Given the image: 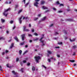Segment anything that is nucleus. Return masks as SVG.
Returning a JSON list of instances; mask_svg holds the SVG:
<instances>
[{
    "mask_svg": "<svg viewBox=\"0 0 77 77\" xmlns=\"http://www.w3.org/2000/svg\"><path fill=\"white\" fill-rule=\"evenodd\" d=\"M46 18V17L45 16V17H44L42 19V21H45V20Z\"/></svg>",
    "mask_w": 77,
    "mask_h": 77,
    "instance_id": "obj_20",
    "label": "nucleus"
},
{
    "mask_svg": "<svg viewBox=\"0 0 77 77\" xmlns=\"http://www.w3.org/2000/svg\"><path fill=\"white\" fill-rule=\"evenodd\" d=\"M29 27H31V24H30V23L29 24Z\"/></svg>",
    "mask_w": 77,
    "mask_h": 77,
    "instance_id": "obj_55",
    "label": "nucleus"
},
{
    "mask_svg": "<svg viewBox=\"0 0 77 77\" xmlns=\"http://www.w3.org/2000/svg\"><path fill=\"white\" fill-rule=\"evenodd\" d=\"M25 47L26 48H27L28 47V45H26L25 46Z\"/></svg>",
    "mask_w": 77,
    "mask_h": 77,
    "instance_id": "obj_57",
    "label": "nucleus"
},
{
    "mask_svg": "<svg viewBox=\"0 0 77 77\" xmlns=\"http://www.w3.org/2000/svg\"><path fill=\"white\" fill-rule=\"evenodd\" d=\"M38 38H34L33 39V41H38Z\"/></svg>",
    "mask_w": 77,
    "mask_h": 77,
    "instance_id": "obj_25",
    "label": "nucleus"
},
{
    "mask_svg": "<svg viewBox=\"0 0 77 77\" xmlns=\"http://www.w3.org/2000/svg\"><path fill=\"white\" fill-rule=\"evenodd\" d=\"M56 3L58 5H60V3H59V1H57L56 2Z\"/></svg>",
    "mask_w": 77,
    "mask_h": 77,
    "instance_id": "obj_29",
    "label": "nucleus"
},
{
    "mask_svg": "<svg viewBox=\"0 0 77 77\" xmlns=\"http://www.w3.org/2000/svg\"><path fill=\"white\" fill-rule=\"evenodd\" d=\"M18 5H15V10H16V9H17V8H18Z\"/></svg>",
    "mask_w": 77,
    "mask_h": 77,
    "instance_id": "obj_18",
    "label": "nucleus"
},
{
    "mask_svg": "<svg viewBox=\"0 0 77 77\" xmlns=\"http://www.w3.org/2000/svg\"><path fill=\"white\" fill-rule=\"evenodd\" d=\"M1 21H2V23H4V22L5 21V20H3L2 19H1Z\"/></svg>",
    "mask_w": 77,
    "mask_h": 77,
    "instance_id": "obj_27",
    "label": "nucleus"
},
{
    "mask_svg": "<svg viewBox=\"0 0 77 77\" xmlns=\"http://www.w3.org/2000/svg\"><path fill=\"white\" fill-rule=\"evenodd\" d=\"M70 62H75V60H70Z\"/></svg>",
    "mask_w": 77,
    "mask_h": 77,
    "instance_id": "obj_31",
    "label": "nucleus"
},
{
    "mask_svg": "<svg viewBox=\"0 0 77 77\" xmlns=\"http://www.w3.org/2000/svg\"><path fill=\"white\" fill-rule=\"evenodd\" d=\"M14 22V21H13V20H11L10 21V23L11 24H12L13 23V22Z\"/></svg>",
    "mask_w": 77,
    "mask_h": 77,
    "instance_id": "obj_48",
    "label": "nucleus"
},
{
    "mask_svg": "<svg viewBox=\"0 0 77 77\" xmlns=\"http://www.w3.org/2000/svg\"><path fill=\"white\" fill-rule=\"evenodd\" d=\"M24 42H23L22 43H21L20 44V45H24Z\"/></svg>",
    "mask_w": 77,
    "mask_h": 77,
    "instance_id": "obj_30",
    "label": "nucleus"
},
{
    "mask_svg": "<svg viewBox=\"0 0 77 77\" xmlns=\"http://www.w3.org/2000/svg\"><path fill=\"white\" fill-rule=\"evenodd\" d=\"M28 36L29 37H32V35L31 34H28Z\"/></svg>",
    "mask_w": 77,
    "mask_h": 77,
    "instance_id": "obj_49",
    "label": "nucleus"
},
{
    "mask_svg": "<svg viewBox=\"0 0 77 77\" xmlns=\"http://www.w3.org/2000/svg\"><path fill=\"white\" fill-rule=\"evenodd\" d=\"M19 54H20V55H21V54L22 53V51H21V50H20L19 51Z\"/></svg>",
    "mask_w": 77,
    "mask_h": 77,
    "instance_id": "obj_19",
    "label": "nucleus"
},
{
    "mask_svg": "<svg viewBox=\"0 0 77 77\" xmlns=\"http://www.w3.org/2000/svg\"><path fill=\"white\" fill-rule=\"evenodd\" d=\"M19 60V58H17L16 59V61L18 62Z\"/></svg>",
    "mask_w": 77,
    "mask_h": 77,
    "instance_id": "obj_33",
    "label": "nucleus"
},
{
    "mask_svg": "<svg viewBox=\"0 0 77 77\" xmlns=\"http://www.w3.org/2000/svg\"><path fill=\"white\" fill-rule=\"evenodd\" d=\"M9 38H10V39L9 40L8 42H11V41H12V37H10Z\"/></svg>",
    "mask_w": 77,
    "mask_h": 77,
    "instance_id": "obj_23",
    "label": "nucleus"
},
{
    "mask_svg": "<svg viewBox=\"0 0 77 77\" xmlns=\"http://www.w3.org/2000/svg\"><path fill=\"white\" fill-rule=\"evenodd\" d=\"M14 47V43H12L10 46V48H12Z\"/></svg>",
    "mask_w": 77,
    "mask_h": 77,
    "instance_id": "obj_21",
    "label": "nucleus"
},
{
    "mask_svg": "<svg viewBox=\"0 0 77 77\" xmlns=\"http://www.w3.org/2000/svg\"><path fill=\"white\" fill-rule=\"evenodd\" d=\"M12 73H13L14 75H16L17 74V72H15L14 70H13L12 72Z\"/></svg>",
    "mask_w": 77,
    "mask_h": 77,
    "instance_id": "obj_12",
    "label": "nucleus"
},
{
    "mask_svg": "<svg viewBox=\"0 0 77 77\" xmlns=\"http://www.w3.org/2000/svg\"><path fill=\"white\" fill-rule=\"evenodd\" d=\"M6 33L7 34H8V33H9V31H7V32H6Z\"/></svg>",
    "mask_w": 77,
    "mask_h": 77,
    "instance_id": "obj_62",
    "label": "nucleus"
},
{
    "mask_svg": "<svg viewBox=\"0 0 77 77\" xmlns=\"http://www.w3.org/2000/svg\"><path fill=\"white\" fill-rule=\"evenodd\" d=\"M42 8L43 9H48V8L47 7H45L44 6H43L42 7Z\"/></svg>",
    "mask_w": 77,
    "mask_h": 77,
    "instance_id": "obj_9",
    "label": "nucleus"
},
{
    "mask_svg": "<svg viewBox=\"0 0 77 77\" xmlns=\"http://www.w3.org/2000/svg\"><path fill=\"white\" fill-rule=\"evenodd\" d=\"M58 13H61V12H63V11H58Z\"/></svg>",
    "mask_w": 77,
    "mask_h": 77,
    "instance_id": "obj_45",
    "label": "nucleus"
},
{
    "mask_svg": "<svg viewBox=\"0 0 77 77\" xmlns=\"http://www.w3.org/2000/svg\"><path fill=\"white\" fill-rule=\"evenodd\" d=\"M23 69H24V68H22L20 69V71H21V72H24V71H23Z\"/></svg>",
    "mask_w": 77,
    "mask_h": 77,
    "instance_id": "obj_28",
    "label": "nucleus"
},
{
    "mask_svg": "<svg viewBox=\"0 0 77 77\" xmlns=\"http://www.w3.org/2000/svg\"><path fill=\"white\" fill-rule=\"evenodd\" d=\"M53 10H54V11H56L57 10L56 8H53Z\"/></svg>",
    "mask_w": 77,
    "mask_h": 77,
    "instance_id": "obj_46",
    "label": "nucleus"
},
{
    "mask_svg": "<svg viewBox=\"0 0 77 77\" xmlns=\"http://www.w3.org/2000/svg\"><path fill=\"white\" fill-rule=\"evenodd\" d=\"M38 17H41V14H38Z\"/></svg>",
    "mask_w": 77,
    "mask_h": 77,
    "instance_id": "obj_61",
    "label": "nucleus"
},
{
    "mask_svg": "<svg viewBox=\"0 0 77 77\" xmlns=\"http://www.w3.org/2000/svg\"><path fill=\"white\" fill-rule=\"evenodd\" d=\"M41 3L42 5H43V4H44V3H45V1H41Z\"/></svg>",
    "mask_w": 77,
    "mask_h": 77,
    "instance_id": "obj_22",
    "label": "nucleus"
},
{
    "mask_svg": "<svg viewBox=\"0 0 77 77\" xmlns=\"http://www.w3.org/2000/svg\"><path fill=\"white\" fill-rule=\"evenodd\" d=\"M57 57H60V55H57Z\"/></svg>",
    "mask_w": 77,
    "mask_h": 77,
    "instance_id": "obj_64",
    "label": "nucleus"
},
{
    "mask_svg": "<svg viewBox=\"0 0 77 77\" xmlns=\"http://www.w3.org/2000/svg\"><path fill=\"white\" fill-rule=\"evenodd\" d=\"M67 21H74V20L72 19H69L67 20Z\"/></svg>",
    "mask_w": 77,
    "mask_h": 77,
    "instance_id": "obj_11",
    "label": "nucleus"
},
{
    "mask_svg": "<svg viewBox=\"0 0 77 77\" xmlns=\"http://www.w3.org/2000/svg\"><path fill=\"white\" fill-rule=\"evenodd\" d=\"M35 57V61L36 63H38L39 62V60L41 59V57H40L39 56H38V57Z\"/></svg>",
    "mask_w": 77,
    "mask_h": 77,
    "instance_id": "obj_3",
    "label": "nucleus"
},
{
    "mask_svg": "<svg viewBox=\"0 0 77 77\" xmlns=\"http://www.w3.org/2000/svg\"><path fill=\"white\" fill-rule=\"evenodd\" d=\"M69 40L71 42H74V41H75V38H74L72 40H71V39L69 38Z\"/></svg>",
    "mask_w": 77,
    "mask_h": 77,
    "instance_id": "obj_17",
    "label": "nucleus"
},
{
    "mask_svg": "<svg viewBox=\"0 0 77 77\" xmlns=\"http://www.w3.org/2000/svg\"><path fill=\"white\" fill-rule=\"evenodd\" d=\"M48 60L49 62H51V60H50V59H48Z\"/></svg>",
    "mask_w": 77,
    "mask_h": 77,
    "instance_id": "obj_50",
    "label": "nucleus"
},
{
    "mask_svg": "<svg viewBox=\"0 0 77 77\" xmlns=\"http://www.w3.org/2000/svg\"><path fill=\"white\" fill-rule=\"evenodd\" d=\"M42 66H43V67H44V68H45V69H47V67H46L44 65H42Z\"/></svg>",
    "mask_w": 77,
    "mask_h": 77,
    "instance_id": "obj_36",
    "label": "nucleus"
},
{
    "mask_svg": "<svg viewBox=\"0 0 77 77\" xmlns=\"http://www.w3.org/2000/svg\"><path fill=\"white\" fill-rule=\"evenodd\" d=\"M34 35H35V36H38V35L37 33L36 32L34 33Z\"/></svg>",
    "mask_w": 77,
    "mask_h": 77,
    "instance_id": "obj_32",
    "label": "nucleus"
},
{
    "mask_svg": "<svg viewBox=\"0 0 77 77\" xmlns=\"http://www.w3.org/2000/svg\"><path fill=\"white\" fill-rule=\"evenodd\" d=\"M35 70V67L33 66L32 67V70L33 71H34Z\"/></svg>",
    "mask_w": 77,
    "mask_h": 77,
    "instance_id": "obj_13",
    "label": "nucleus"
},
{
    "mask_svg": "<svg viewBox=\"0 0 77 77\" xmlns=\"http://www.w3.org/2000/svg\"><path fill=\"white\" fill-rule=\"evenodd\" d=\"M27 52H28V51H25V52L23 54V55H24V54H26V53H27Z\"/></svg>",
    "mask_w": 77,
    "mask_h": 77,
    "instance_id": "obj_24",
    "label": "nucleus"
},
{
    "mask_svg": "<svg viewBox=\"0 0 77 77\" xmlns=\"http://www.w3.org/2000/svg\"><path fill=\"white\" fill-rule=\"evenodd\" d=\"M26 26H24L23 27V31L24 32H29V29H26Z\"/></svg>",
    "mask_w": 77,
    "mask_h": 77,
    "instance_id": "obj_4",
    "label": "nucleus"
},
{
    "mask_svg": "<svg viewBox=\"0 0 77 77\" xmlns=\"http://www.w3.org/2000/svg\"><path fill=\"white\" fill-rule=\"evenodd\" d=\"M55 35H59V33L57 32H56Z\"/></svg>",
    "mask_w": 77,
    "mask_h": 77,
    "instance_id": "obj_40",
    "label": "nucleus"
},
{
    "mask_svg": "<svg viewBox=\"0 0 77 77\" xmlns=\"http://www.w3.org/2000/svg\"><path fill=\"white\" fill-rule=\"evenodd\" d=\"M63 6V5L62 4H61L60 5V6Z\"/></svg>",
    "mask_w": 77,
    "mask_h": 77,
    "instance_id": "obj_43",
    "label": "nucleus"
},
{
    "mask_svg": "<svg viewBox=\"0 0 77 77\" xmlns=\"http://www.w3.org/2000/svg\"><path fill=\"white\" fill-rule=\"evenodd\" d=\"M5 4H9V3H8V2H5Z\"/></svg>",
    "mask_w": 77,
    "mask_h": 77,
    "instance_id": "obj_63",
    "label": "nucleus"
},
{
    "mask_svg": "<svg viewBox=\"0 0 77 77\" xmlns=\"http://www.w3.org/2000/svg\"><path fill=\"white\" fill-rule=\"evenodd\" d=\"M60 48V47H55V48Z\"/></svg>",
    "mask_w": 77,
    "mask_h": 77,
    "instance_id": "obj_56",
    "label": "nucleus"
},
{
    "mask_svg": "<svg viewBox=\"0 0 77 77\" xmlns=\"http://www.w3.org/2000/svg\"><path fill=\"white\" fill-rule=\"evenodd\" d=\"M11 10V8H8L7 10H5V11L3 13V14L5 16V17H7V16L8 14L7 13L6 14H5V13H6V12H8V11H9V10Z\"/></svg>",
    "mask_w": 77,
    "mask_h": 77,
    "instance_id": "obj_1",
    "label": "nucleus"
},
{
    "mask_svg": "<svg viewBox=\"0 0 77 77\" xmlns=\"http://www.w3.org/2000/svg\"><path fill=\"white\" fill-rule=\"evenodd\" d=\"M72 47H73V49H75V48H76V46H75V45H74V46H73Z\"/></svg>",
    "mask_w": 77,
    "mask_h": 77,
    "instance_id": "obj_37",
    "label": "nucleus"
},
{
    "mask_svg": "<svg viewBox=\"0 0 77 77\" xmlns=\"http://www.w3.org/2000/svg\"><path fill=\"white\" fill-rule=\"evenodd\" d=\"M26 60H24L23 61V63H26Z\"/></svg>",
    "mask_w": 77,
    "mask_h": 77,
    "instance_id": "obj_52",
    "label": "nucleus"
},
{
    "mask_svg": "<svg viewBox=\"0 0 77 77\" xmlns=\"http://www.w3.org/2000/svg\"><path fill=\"white\" fill-rule=\"evenodd\" d=\"M47 56H48H48H50V55H49V54H47Z\"/></svg>",
    "mask_w": 77,
    "mask_h": 77,
    "instance_id": "obj_60",
    "label": "nucleus"
},
{
    "mask_svg": "<svg viewBox=\"0 0 77 77\" xmlns=\"http://www.w3.org/2000/svg\"><path fill=\"white\" fill-rule=\"evenodd\" d=\"M28 19V17H24L23 18V20H27Z\"/></svg>",
    "mask_w": 77,
    "mask_h": 77,
    "instance_id": "obj_14",
    "label": "nucleus"
},
{
    "mask_svg": "<svg viewBox=\"0 0 77 77\" xmlns=\"http://www.w3.org/2000/svg\"><path fill=\"white\" fill-rule=\"evenodd\" d=\"M34 29H32L31 31L32 32H34Z\"/></svg>",
    "mask_w": 77,
    "mask_h": 77,
    "instance_id": "obj_59",
    "label": "nucleus"
},
{
    "mask_svg": "<svg viewBox=\"0 0 77 77\" xmlns=\"http://www.w3.org/2000/svg\"><path fill=\"white\" fill-rule=\"evenodd\" d=\"M2 39V40H5V38L3 37H0V40Z\"/></svg>",
    "mask_w": 77,
    "mask_h": 77,
    "instance_id": "obj_15",
    "label": "nucleus"
},
{
    "mask_svg": "<svg viewBox=\"0 0 77 77\" xmlns=\"http://www.w3.org/2000/svg\"><path fill=\"white\" fill-rule=\"evenodd\" d=\"M14 39L17 42H19V40H18V38L17 37H15L14 38Z\"/></svg>",
    "mask_w": 77,
    "mask_h": 77,
    "instance_id": "obj_8",
    "label": "nucleus"
},
{
    "mask_svg": "<svg viewBox=\"0 0 77 77\" xmlns=\"http://www.w3.org/2000/svg\"><path fill=\"white\" fill-rule=\"evenodd\" d=\"M22 37V41H24V38H25V34H23L21 35Z\"/></svg>",
    "mask_w": 77,
    "mask_h": 77,
    "instance_id": "obj_6",
    "label": "nucleus"
},
{
    "mask_svg": "<svg viewBox=\"0 0 77 77\" xmlns=\"http://www.w3.org/2000/svg\"><path fill=\"white\" fill-rule=\"evenodd\" d=\"M23 17V15H22L21 16V17L19 18V20L20 24H21V23H22V20H21V19H22V17Z\"/></svg>",
    "mask_w": 77,
    "mask_h": 77,
    "instance_id": "obj_5",
    "label": "nucleus"
},
{
    "mask_svg": "<svg viewBox=\"0 0 77 77\" xmlns=\"http://www.w3.org/2000/svg\"><path fill=\"white\" fill-rule=\"evenodd\" d=\"M58 44H59V45H62V42H58Z\"/></svg>",
    "mask_w": 77,
    "mask_h": 77,
    "instance_id": "obj_34",
    "label": "nucleus"
},
{
    "mask_svg": "<svg viewBox=\"0 0 77 77\" xmlns=\"http://www.w3.org/2000/svg\"><path fill=\"white\" fill-rule=\"evenodd\" d=\"M53 26V24H52L49 26V27H52V26Z\"/></svg>",
    "mask_w": 77,
    "mask_h": 77,
    "instance_id": "obj_53",
    "label": "nucleus"
},
{
    "mask_svg": "<svg viewBox=\"0 0 77 77\" xmlns=\"http://www.w3.org/2000/svg\"><path fill=\"white\" fill-rule=\"evenodd\" d=\"M20 63L21 66H23V63H22V62H20Z\"/></svg>",
    "mask_w": 77,
    "mask_h": 77,
    "instance_id": "obj_47",
    "label": "nucleus"
},
{
    "mask_svg": "<svg viewBox=\"0 0 77 77\" xmlns=\"http://www.w3.org/2000/svg\"><path fill=\"white\" fill-rule=\"evenodd\" d=\"M38 18H35L34 19V21H36V20H38Z\"/></svg>",
    "mask_w": 77,
    "mask_h": 77,
    "instance_id": "obj_35",
    "label": "nucleus"
},
{
    "mask_svg": "<svg viewBox=\"0 0 77 77\" xmlns=\"http://www.w3.org/2000/svg\"><path fill=\"white\" fill-rule=\"evenodd\" d=\"M30 63H27V66H30Z\"/></svg>",
    "mask_w": 77,
    "mask_h": 77,
    "instance_id": "obj_38",
    "label": "nucleus"
},
{
    "mask_svg": "<svg viewBox=\"0 0 77 77\" xmlns=\"http://www.w3.org/2000/svg\"><path fill=\"white\" fill-rule=\"evenodd\" d=\"M39 1H40V0H35V2L34 3V5L37 8H38V5H39V3H38V2Z\"/></svg>",
    "mask_w": 77,
    "mask_h": 77,
    "instance_id": "obj_2",
    "label": "nucleus"
},
{
    "mask_svg": "<svg viewBox=\"0 0 77 77\" xmlns=\"http://www.w3.org/2000/svg\"><path fill=\"white\" fill-rule=\"evenodd\" d=\"M29 4V2L27 3L26 5H25V7H27Z\"/></svg>",
    "mask_w": 77,
    "mask_h": 77,
    "instance_id": "obj_26",
    "label": "nucleus"
},
{
    "mask_svg": "<svg viewBox=\"0 0 77 77\" xmlns=\"http://www.w3.org/2000/svg\"><path fill=\"white\" fill-rule=\"evenodd\" d=\"M5 52H3L2 53V55H4V54H5Z\"/></svg>",
    "mask_w": 77,
    "mask_h": 77,
    "instance_id": "obj_51",
    "label": "nucleus"
},
{
    "mask_svg": "<svg viewBox=\"0 0 77 77\" xmlns=\"http://www.w3.org/2000/svg\"><path fill=\"white\" fill-rule=\"evenodd\" d=\"M22 11H23V9L20 10L18 11V13L19 14H20V13H21V12H22Z\"/></svg>",
    "mask_w": 77,
    "mask_h": 77,
    "instance_id": "obj_16",
    "label": "nucleus"
},
{
    "mask_svg": "<svg viewBox=\"0 0 77 77\" xmlns=\"http://www.w3.org/2000/svg\"><path fill=\"white\" fill-rule=\"evenodd\" d=\"M64 33H65V34H67V31H66L65 30H64Z\"/></svg>",
    "mask_w": 77,
    "mask_h": 77,
    "instance_id": "obj_44",
    "label": "nucleus"
},
{
    "mask_svg": "<svg viewBox=\"0 0 77 77\" xmlns=\"http://www.w3.org/2000/svg\"><path fill=\"white\" fill-rule=\"evenodd\" d=\"M6 66L8 68H9V65L8 64H7Z\"/></svg>",
    "mask_w": 77,
    "mask_h": 77,
    "instance_id": "obj_54",
    "label": "nucleus"
},
{
    "mask_svg": "<svg viewBox=\"0 0 77 77\" xmlns=\"http://www.w3.org/2000/svg\"><path fill=\"white\" fill-rule=\"evenodd\" d=\"M49 11H50L49 10H47L45 12V13H46V12H49Z\"/></svg>",
    "mask_w": 77,
    "mask_h": 77,
    "instance_id": "obj_42",
    "label": "nucleus"
},
{
    "mask_svg": "<svg viewBox=\"0 0 77 77\" xmlns=\"http://www.w3.org/2000/svg\"><path fill=\"white\" fill-rule=\"evenodd\" d=\"M43 38H44V37H42L40 39V41L41 42H42V44L44 43V40L42 41V39H43Z\"/></svg>",
    "mask_w": 77,
    "mask_h": 77,
    "instance_id": "obj_7",
    "label": "nucleus"
},
{
    "mask_svg": "<svg viewBox=\"0 0 77 77\" xmlns=\"http://www.w3.org/2000/svg\"><path fill=\"white\" fill-rule=\"evenodd\" d=\"M77 64H76L75 63H74V64H73V66H76Z\"/></svg>",
    "mask_w": 77,
    "mask_h": 77,
    "instance_id": "obj_58",
    "label": "nucleus"
},
{
    "mask_svg": "<svg viewBox=\"0 0 77 77\" xmlns=\"http://www.w3.org/2000/svg\"><path fill=\"white\" fill-rule=\"evenodd\" d=\"M8 52H9V51L8 50H6L5 51V53H8Z\"/></svg>",
    "mask_w": 77,
    "mask_h": 77,
    "instance_id": "obj_39",
    "label": "nucleus"
},
{
    "mask_svg": "<svg viewBox=\"0 0 77 77\" xmlns=\"http://www.w3.org/2000/svg\"><path fill=\"white\" fill-rule=\"evenodd\" d=\"M0 70L1 71H3V69H2V66L0 65Z\"/></svg>",
    "mask_w": 77,
    "mask_h": 77,
    "instance_id": "obj_41",
    "label": "nucleus"
},
{
    "mask_svg": "<svg viewBox=\"0 0 77 77\" xmlns=\"http://www.w3.org/2000/svg\"><path fill=\"white\" fill-rule=\"evenodd\" d=\"M47 52L48 54H51L52 53V52L49 50L47 51Z\"/></svg>",
    "mask_w": 77,
    "mask_h": 77,
    "instance_id": "obj_10",
    "label": "nucleus"
}]
</instances>
